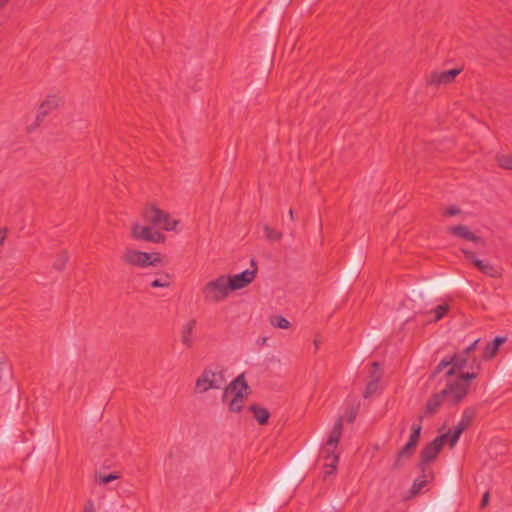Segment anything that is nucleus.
Returning <instances> with one entry per match:
<instances>
[{
  "instance_id": "36",
  "label": "nucleus",
  "mask_w": 512,
  "mask_h": 512,
  "mask_svg": "<svg viewBox=\"0 0 512 512\" xmlns=\"http://www.w3.org/2000/svg\"><path fill=\"white\" fill-rule=\"evenodd\" d=\"M83 512H95L94 504L92 501H88L86 503Z\"/></svg>"
},
{
  "instance_id": "6",
  "label": "nucleus",
  "mask_w": 512,
  "mask_h": 512,
  "mask_svg": "<svg viewBox=\"0 0 512 512\" xmlns=\"http://www.w3.org/2000/svg\"><path fill=\"white\" fill-rule=\"evenodd\" d=\"M143 218L147 223L153 225L154 227H158L166 231L174 230L178 224V221L173 220L169 213L157 208L154 205L145 208L143 212Z\"/></svg>"
},
{
  "instance_id": "11",
  "label": "nucleus",
  "mask_w": 512,
  "mask_h": 512,
  "mask_svg": "<svg viewBox=\"0 0 512 512\" xmlns=\"http://www.w3.org/2000/svg\"><path fill=\"white\" fill-rule=\"evenodd\" d=\"M476 415V411L474 408H466L462 414L461 420L458 422V424L454 427L452 432H449V446L453 448L456 443L458 442L461 434L467 430Z\"/></svg>"
},
{
  "instance_id": "33",
  "label": "nucleus",
  "mask_w": 512,
  "mask_h": 512,
  "mask_svg": "<svg viewBox=\"0 0 512 512\" xmlns=\"http://www.w3.org/2000/svg\"><path fill=\"white\" fill-rule=\"evenodd\" d=\"M460 213V209L456 206H451L445 209L444 215L452 217L458 215Z\"/></svg>"
},
{
  "instance_id": "25",
  "label": "nucleus",
  "mask_w": 512,
  "mask_h": 512,
  "mask_svg": "<svg viewBox=\"0 0 512 512\" xmlns=\"http://www.w3.org/2000/svg\"><path fill=\"white\" fill-rule=\"evenodd\" d=\"M428 479L426 472L419 478H417L411 488L412 495H417L427 484Z\"/></svg>"
},
{
  "instance_id": "31",
  "label": "nucleus",
  "mask_w": 512,
  "mask_h": 512,
  "mask_svg": "<svg viewBox=\"0 0 512 512\" xmlns=\"http://www.w3.org/2000/svg\"><path fill=\"white\" fill-rule=\"evenodd\" d=\"M478 376L477 372H461L458 377L460 378V382L464 383L468 388L470 386V381L475 379Z\"/></svg>"
},
{
  "instance_id": "12",
  "label": "nucleus",
  "mask_w": 512,
  "mask_h": 512,
  "mask_svg": "<svg viewBox=\"0 0 512 512\" xmlns=\"http://www.w3.org/2000/svg\"><path fill=\"white\" fill-rule=\"evenodd\" d=\"M131 235L136 240L160 243L164 241V235L149 226L134 223L131 227Z\"/></svg>"
},
{
  "instance_id": "23",
  "label": "nucleus",
  "mask_w": 512,
  "mask_h": 512,
  "mask_svg": "<svg viewBox=\"0 0 512 512\" xmlns=\"http://www.w3.org/2000/svg\"><path fill=\"white\" fill-rule=\"evenodd\" d=\"M247 398V394H241L236 392L231 401L228 403V409L230 412L238 413L242 410L244 402Z\"/></svg>"
},
{
  "instance_id": "30",
  "label": "nucleus",
  "mask_w": 512,
  "mask_h": 512,
  "mask_svg": "<svg viewBox=\"0 0 512 512\" xmlns=\"http://www.w3.org/2000/svg\"><path fill=\"white\" fill-rule=\"evenodd\" d=\"M498 350L499 349L492 343V341L489 342L484 349L483 358L487 360L492 359L496 355Z\"/></svg>"
},
{
  "instance_id": "22",
  "label": "nucleus",
  "mask_w": 512,
  "mask_h": 512,
  "mask_svg": "<svg viewBox=\"0 0 512 512\" xmlns=\"http://www.w3.org/2000/svg\"><path fill=\"white\" fill-rule=\"evenodd\" d=\"M249 410L253 413V417L260 425H264L268 422L270 413L266 408L254 404L249 407Z\"/></svg>"
},
{
  "instance_id": "35",
  "label": "nucleus",
  "mask_w": 512,
  "mask_h": 512,
  "mask_svg": "<svg viewBox=\"0 0 512 512\" xmlns=\"http://www.w3.org/2000/svg\"><path fill=\"white\" fill-rule=\"evenodd\" d=\"M479 342V339L475 340L473 343H471L467 348L463 350V352H466V354L469 356L470 352L475 350L477 344Z\"/></svg>"
},
{
  "instance_id": "18",
  "label": "nucleus",
  "mask_w": 512,
  "mask_h": 512,
  "mask_svg": "<svg viewBox=\"0 0 512 512\" xmlns=\"http://www.w3.org/2000/svg\"><path fill=\"white\" fill-rule=\"evenodd\" d=\"M60 99L56 96H48L39 106L36 120L38 124L54 109L58 107Z\"/></svg>"
},
{
  "instance_id": "20",
  "label": "nucleus",
  "mask_w": 512,
  "mask_h": 512,
  "mask_svg": "<svg viewBox=\"0 0 512 512\" xmlns=\"http://www.w3.org/2000/svg\"><path fill=\"white\" fill-rule=\"evenodd\" d=\"M172 276L169 273H159L157 277L151 279L149 282L152 288H168L172 285Z\"/></svg>"
},
{
  "instance_id": "34",
  "label": "nucleus",
  "mask_w": 512,
  "mask_h": 512,
  "mask_svg": "<svg viewBox=\"0 0 512 512\" xmlns=\"http://www.w3.org/2000/svg\"><path fill=\"white\" fill-rule=\"evenodd\" d=\"M506 340H507V338H506V337H496V338L492 341V343H493V344H494V345L499 349V347H500L503 343H505V342H506Z\"/></svg>"
},
{
  "instance_id": "10",
  "label": "nucleus",
  "mask_w": 512,
  "mask_h": 512,
  "mask_svg": "<svg viewBox=\"0 0 512 512\" xmlns=\"http://www.w3.org/2000/svg\"><path fill=\"white\" fill-rule=\"evenodd\" d=\"M461 252L464 254L465 258L472 262L475 267L491 278H501L502 277V269L488 261L480 260L476 257L475 253L471 250L461 248Z\"/></svg>"
},
{
  "instance_id": "8",
  "label": "nucleus",
  "mask_w": 512,
  "mask_h": 512,
  "mask_svg": "<svg viewBox=\"0 0 512 512\" xmlns=\"http://www.w3.org/2000/svg\"><path fill=\"white\" fill-rule=\"evenodd\" d=\"M449 434H441L432 442L427 444L421 452L420 469L422 473L427 472L428 464L434 461L446 442L449 443Z\"/></svg>"
},
{
  "instance_id": "26",
  "label": "nucleus",
  "mask_w": 512,
  "mask_h": 512,
  "mask_svg": "<svg viewBox=\"0 0 512 512\" xmlns=\"http://www.w3.org/2000/svg\"><path fill=\"white\" fill-rule=\"evenodd\" d=\"M449 305L448 304H441L438 305L435 309H433L430 313L434 315L433 319L431 321L437 322L441 320L444 315L448 312Z\"/></svg>"
},
{
  "instance_id": "37",
  "label": "nucleus",
  "mask_w": 512,
  "mask_h": 512,
  "mask_svg": "<svg viewBox=\"0 0 512 512\" xmlns=\"http://www.w3.org/2000/svg\"><path fill=\"white\" fill-rule=\"evenodd\" d=\"M488 502H489V493L486 492L484 493L483 497H482V500H481V507L484 508L488 505Z\"/></svg>"
},
{
  "instance_id": "24",
  "label": "nucleus",
  "mask_w": 512,
  "mask_h": 512,
  "mask_svg": "<svg viewBox=\"0 0 512 512\" xmlns=\"http://www.w3.org/2000/svg\"><path fill=\"white\" fill-rule=\"evenodd\" d=\"M270 324L275 328L280 329H289L291 324L290 322L281 315H275L270 318Z\"/></svg>"
},
{
  "instance_id": "3",
  "label": "nucleus",
  "mask_w": 512,
  "mask_h": 512,
  "mask_svg": "<svg viewBox=\"0 0 512 512\" xmlns=\"http://www.w3.org/2000/svg\"><path fill=\"white\" fill-rule=\"evenodd\" d=\"M201 292L206 303H219L224 301L231 293L227 275H220L207 282Z\"/></svg>"
},
{
  "instance_id": "9",
  "label": "nucleus",
  "mask_w": 512,
  "mask_h": 512,
  "mask_svg": "<svg viewBox=\"0 0 512 512\" xmlns=\"http://www.w3.org/2000/svg\"><path fill=\"white\" fill-rule=\"evenodd\" d=\"M469 388L462 382L458 376L446 377V385L442 390L446 399L452 403L460 402L468 393Z\"/></svg>"
},
{
  "instance_id": "39",
  "label": "nucleus",
  "mask_w": 512,
  "mask_h": 512,
  "mask_svg": "<svg viewBox=\"0 0 512 512\" xmlns=\"http://www.w3.org/2000/svg\"><path fill=\"white\" fill-rule=\"evenodd\" d=\"M9 0H0V9L8 2Z\"/></svg>"
},
{
  "instance_id": "14",
  "label": "nucleus",
  "mask_w": 512,
  "mask_h": 512,
  "mask_svg": "<svg viewBox=\"0 0 512 512\" xmlns=\"http://www.w3.org/2000/svg\"><path fill=\"white\" fill-rule=\"evenodd\" d=\"M461 69L455 68L446 71H434L428 77V84L430 85H446L452 83L455 78L460 74Z\"/></svg>"
},
{
  "instance_id": "4",
  "label": "nucleus",
  "mask_w": 512,
  "mask_h": 512,
  "mask_svg": "<svg viewBox=\"0 0 512 512\" xmlns=\"http://www.w3.org/2000/svg\"><path fill=\"white\" fill-rule=\"evenodd\" d=\"M122 260L128 265L140 268L155 267L162 263L159 253H147L133 248H126L124 250Z\"/></svg>"
},
{
  "instance_id": "28",
  "label": "nucleus",
  "mask_w": 512,
  "mask_h": 512,
  "mask_svg": "<svg viewBox=\"0 0 512 512\" xmlns=\"http://www.w3.org/2000/svg\"><path fill=\"white\" fill-rule=\"evenodd\" d=\"M68 254L67 252L63 251L59 253L54 261L53 267L57 270L64 269L67 261H68Z\"/></svg>"
},
{
  "instance_id": "40",
  "label": "nucleus",
  "mask_w": 512,
  "mask_h": 512,
  "mask_svg": "<svg viewBox=\"0 0 512 512\" xmlns=\"http://www.w3.org/2000/svg\"><path fill=\"white\" fill-rule=\"evenodd\" d=\"M289 216H290L291 220H294V212H293V209H290V210H289Z\"/></svg>"
},
{
  "instance_id": "16",
  "label": "nucleus",
  "mask_w": 512,
  "mask_h": 512,
  "mask_svg": "<svg viewBox=\"0 0 512 512\" xmlns=\"http://www.w3.org/2000/svg\"><path fill=\"white\" fill-rule=\"evenodd\" d=\"M448 232L452 235L465 239L467 241L474 242L476 245L480 247L486 246V241L480 237L472 233L469 228L465 225H457V226H451L448 228Z\"/></svg>"
},
{
  "instance_id": "19",
  "label": "nucleus",
  "mask_w": 512,
  "mask_h": 512,
  "mask_svg": "<svg viewBox=\"0 0 512 512\" xmlns=\"http://www.w3.org/2000/svg\"><path fill=\"white\" fill-rule=\"evenodd\" d=\"M195 326H196V320L191 319L188 322H186L182 328L181 341H182V344L188 349L192 348V346L194 344L193 330H194Z\"/></svg>"
},
{
  "instance_id": "32",
  "label": "nucleus",
  "mask_w": 512,
  "mask_h": 512,
  "mask_svg": "<svg viewBox=\"0 0 512 512\" xmlns=\"http://www.w3.org/2000/svg\"><path fill=\"white\" fill-rule=\"evenodd\" d=\"M118 478H120L118 473H110L107 476L96 475V481H98L100 484H108Z\"/></svg>"
},
{
  "instance_id": "41",
  "label": "nucleus",
  "mask_w": 512,
  "mask_h": 512,
  "mask_svg": "<svg viewBox=\"0 0 512 512\" xmlns=\"http://www.w3.org/2000/svg\"><path fill=\"white\" fill-rule=\"evenodd\" d=\"M353 420H354V415H350V417H349L348 421H349V422H352Z\"/></svg>"
},
{
  "instance_id": "13",
  "label": "nucleus",
  "mask_w": 512,
  "mask_h": 512,
  "mask_svg": "<svg viewBox=\"0 0 512 512\" xmlns=\"http://www.w3.org/2000/svg\"><path fill=\"white\" fill-rule=\"evenodd\" d=\"M256 271V269H247L233 276L227 275L231 292L248 286L256 277Z\"/></svg>"
},
{
  "instance_id": "1",
  "label": "nucleus",
  "mask_w": 512,
  "mask_h": 512,
  "mask_svg": "<svg viewBox=\"0 0 512 512\" xmlns=\"http://www.w3.org/2000/svg\"><path fill=\"white\" fill-rule=\"evenodd\" d=\"M343 431V418L339 417L335 422L329 437L321 449L320 457L324 459V477L332 475L339 462V454L336 453L338 443Z\"/></svg>"
},
{
  "instance_id": "7",
  "label": "nucleus",
  "mask_w": 512,
  "mask_h": 512,
  "mask_svg": "<svg viewBox=\"0 0 512 512\" xmlns=\"http://www.w3.org/2000/svg\"><path fill=\"white\" fill-rule=\"evenodd\" d=\"M468 364V355L466 352L455 353L451 356H446L443 358L439 364L436 366L433 376H436L444 369H449L445 373V377L455 376L457 372H461Z\"/></svg>"
},
{
  "instance_id": "2",
  "label": "nucleus",
  "mask_w": 512,
  "mask_h": 512,
  "mask_svg": "<svg viewBox=\"0 0 512 512\" xmlns=\"http://www.w3.org/2000/svg\"><path fill=\"white\" fill-rule=\"evenodd\" d=\"M226 378L221 369L205 368L197 378L194 387L195 394H204L209 390H219L224 387Z\"/></svg>"
},
{
  "instance_id": "21",
  "label": "nucleus",
  "mask_w": 512,
  "mask_h": 512,
  "mask_svg": "<svg viewBox=\"0 0 512 512\" xmlns=\"http://www.w3.org/2000/svg\"><path fill=\"white\" fill-rule=\"evenodd\" d=\"M445 398L446 397H445V395L443 394L442 391L439 392V393L434 394L427 401V404H426V415H432V414L436 413Z\"/></svg>"
},
{
  "instance_id": "27",
  "label": "nucleus",
  "mask_w": 512,
  "mask_h": 512,
  "mask_svg": "<svg viewBox=\"0 0 512 512\" xmlns=\"http://www.w3.org/2000/svg\"><path fill=\"white\" fill-rule=\"evenodd\" d=\"M496 160L499 167L512 170V155H499Z\"/></svg>"
},
{
  "instance_id": "29",
  "label": "nucleus",
  "mask_w": 512,
  "mask_h": 512,
  "mask_svg": "<svg viewBox=\"0 0 512 512\" xmlns=\"http://www.w3.org/2000/svg\"><path fill=\"white\" fill-rule=\"evenodd\" d=\"M264 234L267 239L273 240V241H279L282 238V233L274 230L268 225L264 226Z\"/></svg>"
},
{
  "instance_id": "38",
  "label": "nucleus",
  "mask_w": 512,
  "mask_h": 512,
  "mask_svg": "<svg viewBox=\"0 0 512 512\" xmlns=\"http://www.w3.org/2000/svg\"><path fill=\"white\" fill-rule=\"evenodd\" d=\"M6 236H7V230L5 228L0 229V246L3 244L4 240L6 239Z\"/></svg>"
},
{
  "instance_id": "17",
  "label": "nucleus",
  "mask_w": 512,
  "mask_h": 512,
  "mask_svg": "<svg viewBox=\"0 0 512 512\" xmlns=\"http://www.w3.org/2000/svg\"><path fill=\"white\" fill-rule=\"evenodd\" d=\"M248 384L244 377V374L238 375L227 387L224 388L222 400L225 401L229 394H236V392H240L241 394H247Z\"/></svg>"
},
{
  "instance_id": "5",
  "label": "nucleus",
  "mask_w": 512,
  "mask_h": 512,
  "mask_svg": "<svg viewBox=\"0 0 512 512\" xmlns=\"http://www.w3.org/2000/svg\"><path fill=\"white\" fill-rule=\"evenodd\" d=\"M423 417H419V423H414L411 426V434L409 437V441L402 447V449L398 452L397 457L391 467L392 470L400 469L404 461L409 459L415 452V448L418 444L421 430H422V422Z\"/></svg>"
},
{
  "instance_id": "15",
  "label": "nucleus",
  "mask_w": 512,
  "mask_h": 512,
  "mask_svg": "<svg viewBox=\"0 0 512 512\" xmlns=\"http://www.w3.org/2000/svg\"><path fill=\"white\" fill-rule=\"evenodd\" d=\"M383 372L378 362H373L371 365V371L369 381L366 385V389L363 393L364 398H369L379 390V383L382 378Z\"/></svg>"
}]
</instances>
